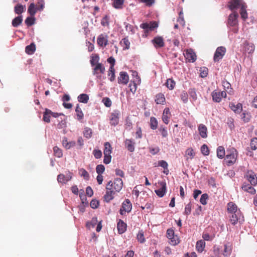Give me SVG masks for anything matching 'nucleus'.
Segmentation results:
<instances>
[{
	"instance_id": "30",
	"label": "nucleus",
	"mask_w": 257,
	"mask_h": 257,
	"mask_svg": "<svg viewBox=\"0 0 257 257\" xmlns=\"http://www.w3.org/2000/svg\"><path fill=\"white\" fill-rule=\"evenodd\" d=\"M75 111L76 112L77 119L78 120H80L83 119L84 114L79 104H77L75 108Z\"/></svg>"
},
{
	"instance_id": "61",
	"label": "nucleus",
	"mask_w": 257,
	"mask_h": 257,
	"mask_svg": "<svg viewBox=\"0 0 257 257\" xmlns=\"http://www.w3.org/2000/svg\"><path fill=\"white\" fill-rule=\"evenodd\" d=\"M124 25H125V28L126 31L131 32L132 34L135 33V30L132 25L126 23H124Z\"/></svg>"
},
{
	"instance_id": "8",
	"label": "nucleus",
	"mask_w": 257,
	"mask_h": 257,
	"mask_svg": "<svg viewBox=\"0 0 257 257\" xmlns=\"http://www.w3.org/2000/svg\"><path fill=\"white\" fill-rule=\"evenodd\" d=\"M167 236L170 240L172 245H175L179 243L178 237L174 236V231L173 229L169 228L167 230Z\"/></svg>"
},
{
	"instance_id": "53",
	"label": "nucleus",
	"mask_w": 257,
	"mask_h": 257,
	"mask_svg": "<svg viewBox=\"0 0 257 257\" xmlns=\"http://www.w3.org/2000/svg\"><path fill=\"white\" fill-rule=\"evenodd\" d=\"M200 75L202 78H204L208 75V70L205 67H203L200 69Z\"/></svg>"
},
{
	"instance_id": "47",
	"label": "nucleus",
	"mask_w": 257,
	"mask_h": 257,
	"mask_svg": "<svg viewBox=\"0 0 257 257\" xmlns=\"http://www.w3.org/2000/svg\"><path fill=\"white\" fill-rule=\"evenodd\" d=\"M25 9V6L18 4L15 7V12L17 14H21Z\"/></svg>"
},
{
	"instance_id": "22",
	"label": "nucleus",
	"mask_w": 257,
	"mask_h": 257,
	"mask_svg": "<svg viewBox=\"0 0 257 257\" xmlns=\"http://www.w3.org/2000/svg\"><path fill=\"white\" fill-rule=\"evenodd\" d=\"M114 192L113 190H106V193L104 196V200L106 202H109L114 198Z\"/></svg>"
},
{
	"instance_id": "29",
	"label": "nucleus",
	"mask_w": 257,
	"mask_h": 257,
	"mask_svg": "<svg viewBox=\"0 0 257 257\" xmlns=\"http://www.w3.org/2000/svg\"><path fill=\"white\" fill-rule=\"evenodd\" d=\"M217 156L219 159H223L225 155L224 148L222 146H219L217 149Z\"/></svg>"
},
{
	"instance_id": "60",
	"label": "nucleus",
	"mask_w": 257,
	"mask_h": 257,
	"mask_svg": "<svg viewBox=\"0 0 257 257\" xmlns=\"http://www.w3.org/2000/svg\"><path fill=\"white\" fill-rule=\"evenodd\" d=\"M230 107L233 111L235 112L238 110H241L242 109V104L241 103H238L237 105L231 104L230 105Z\"/></svg>"
},
{
	"instance_id": "32",
	"label": "nucleus",
	"mask_w": 257,
	"mask_h": 257,
	"mask_svg": "<svg viewBox=\"0 0 257 257\" xmlns=\"http://www.w3.org/2000/svg\"><path fill=\"white\" fill-rule=\"evenodd\" d=\"M99 57L98 54H92L91 56V59L90 60V64L92 66L96 65L97 63H99Z\"/></svg>"
},
{
	"instance_id": "19",
	"label": "nucleus",
	"mask_w": 257,
	"mask_h": 257,
	"mask_svg": "<svg viewBox=\"0 0 257 257\" xmlns=\"http://www.w3.org/2000/svg\"><path fill=\"white\" fill-rule=\"evenodd\" d=\"M124 144L125 147L129 151L133 152L135 151V143L134 140L132 139H126Z\"/></svg>"
},
{
	"instance_id": "33",
	"label": "nucleus",
	"mask_w": 257,
	"mask_h": 257,
	"mask_svg": "<svg viewBox=\"0 0 257 257\" xmlns=\"http://www.w3.org/2000/svg\"><path fill=\"white\" fill-rule=\"evenodd\" d=\"M36 50V46L34 43H32L30 45L26 46L25 49L26 52L28 54H32Z\"/></svg>"
},
{
	"instance_id": "27",
	"label": "nucleus",
	"mask_w": 257,
	"mask_h": 257,
	"mask_svg": "<svg viewBox=\"0 0 257 257\" xmlns=\"http://www.w3.org/2000/svg\"><path fill=\"white\" fill-rule=\"evenodd\" d=\"M205 246V242L203 240L197 241L196 245V249L198 252H201L204 250Z\"/></svg>"
},
{
	"instance_id": "58",
	"label": "nucleus",
	"mask_w": 257,
	"mask_h": 257,
	"mask_svg": "<svg viewBox=\"0 0 257 257\" xmlns=\"http://www.w3.org/2000/svg\"><path fill=\"white\" fill-rule=\"evenodd\" d=\"M201 153L205 156H207L209 154V150L207 146L205 144L203 145L201 147Z\"/></svg>"
},
{
	"instance_id": "21",
	"label": "nucleus",
	"mask_w": 257,
	"mask_h": 257,
	"mask_svg": "<svg viewBox=\"0 0 257 257\" xmlns=\"http://www.w3.org/2000/svg\"><path fill=\"white\" fill-rule=\"evenodd\" d=\"M188 94L192 102L195 101L197 99V95L196 90L194 88H189L188 91Z\"/></svg>"
},
{
	"instance_id": "23",
	"label": "nucleus",
	"mask_w": 257,
	"mask_h": 257,
	"mask_svg": "<svg viewBox=\"0 0 257 257\" xmlns=\"http://www.w3.org/2000/svg\"><path fill=\"white\" fill-rule=\"evenodd\" d=\"M118 115L119 113L116 112H114L111 114L110 122L111 125L115 126L118 123Z\"/></svg>"
},
{
	"instance_id": "6",
	"label": "nucleus",
	"mask_w": 257,
	"mask_h": 257,
	"mask_svg": "<svg viewBox=\"0 0 257 257\" xmlns=\"http://www.w3.org/2000/svg\"><path fill=\"white\" fill-rule=\"evenodd\" d=\"M158 27V25L156 22H152L150 23H145L140 25V28L144 30L145 33L153 31Z\"/></svg>"
},
{
	"instance_id": "1",
	"label": "nucleus",
	"mask_w": 257,
	"mask_h": 257,
	"mask_svg": "<svg viewBox=\"0 0 257 257\" xmlns=\"http://www.w3.org/2000/svg\"><path fill=\"white\" fill-rule=\"evenodd\" d=\"M228 8L232 11L235 10H240V14L243 20L245 21L247 18L246 12V5L243 0H231L228 4Z\"/></svg>"
},
{
	"instance_id": "38",
	"label": "nucleus",
	"mask_w": 257,
	"mask_h": 257,
	"mask_svg": "<svg viewBox=\"0 0 257 257\" xmlns=\"http://www.w3.org/2000/svg\"><path fill=\"white\" fill-rule=\"evenodd\" d=\"M107 75L109 77V80L111 82L115 80V78L114 68H112V67H109Z\"/></svg>"
},
{
	"instance_id": "36",
	"label": "nucleus",
	"mask_w": 257,
	"mask_h": 257,
	"mask_svg": "<svg viewBox=\"0 0 257 257\" xmlns=\"http://www.w3.org/2000/svg\"><path fill=\"white\" fill-rule=\"evenodd\" d=\"M165 101V98L162 93H159L156 95L155 102L157 104H163Z\"/></svg>"
},
{
	"instance_id": "26",
	"label": "nucleus",
	"mask_w": 257,
	"mask_h": 257,
	"mask_svg": "<svg viewBox=\"0 0 257 257\" xmlns=\"http://www.w3.org/2000/svg\"><path fill=\"white\" fill-rule=\"evenodd\" d=\"M241 188L243 190L251 194H254L255 193V189L249 184H244L242 186Z\"/></svg>"
},
{
	"instance_id": "5",
	"label": "nucleus",
	"mask_w": 257,
	"mask_h": 257,
	"mask_svg": "<svg viewBox=\"0 0 257 257\" xmlns=\"http://www.w3.org/2000/svg\"><path fill=\"white\" fill-rule=\"evenodd\" d=\"M132 209V204L128 199H126L122 203L119 213L121 215L125 214L126 212L129 213Z\"/></svg>"
},
{
	"instance_id": "35",
	"label": "nucleus",
	"mask_w": 257,
	"mask_h": 257,
	"mask_svg": "<svg viewBox=\"0 0 257 257\" xmlns=\"http://www.w3.org/2000/svg\"><path fill=\"white\" fill-rule=\"evenodd\" d=\"M104 149L103 151L104 155H110L112 152V148L109 142L104 143Z\"/></svg>"
},
{
	"instance_id": "25",
	"label": "nucleus",
	"mask_w": 257,
	"mask_h": 257,
	"mask_svg": "<svg viewBox=\"0 0 257 257\" xmlns=\"http://www.w3.org/2000/svg\"><path fill=\"white\" fill-rule=\"evenodd\" d=\"M227 211L228 213H232L235 211H240L237 208V206L232 202H230L227 204Z\"/></svg>"
},
{
	"instance_id": "15",
	"label": "nucleus",
	"mask_w": 257,
	"mask_h": 257,
	"mask_svg": "<svg viewBox=\"0 0 257 257\" xmlns=\"http://www.w3.org/2000/svg\"><path fill=\"white\" fill-rule=\"evenodd\" d=\"M198 130L199 135L202 138H206L207 137V128L203 124H200L198 125Z\"/></svg>"
},
{
	"instance_id": "45",
	"label": "nucleus",
	"mask_w": 257,
	"mask_h": 257,
	"mask_svg": "<svg viewBox=\"0 0 257 257\" xmlns=\"http://www.w3.org/2000/svg\"><path fill=\"white\" fill-rule=\"evenodd\" d=\"M97 218L94 217L92 218L90 222H87L86 223V227L90 228L91 227H94L97 223Z\"/></svg>"
},
{
	"instance_id": "14",
	"label": "nucleus",
	"mask_w": 257,
	"mask_h": 257,
	"mask_svg": "<svg viewBox=\"0 0 257 257\" xmlns=\"http://www.w3.org/2000/svg\"><path fill=\"white\" fill-rule=\"evenodd\" d=\"M160 184L161 185V187L155 190V192L158 196L162 197L164 196L166 192V184L165 182H161Z\"/></svg>"
},
{
	"instance_id": "55",
	"label": "nucleus",
	"mask_w": 257,
	"mask_h": 257,
	"mask_svg": "<svg viewBox=\"0 0 257 257\" xmlns=\"http://www.w3.org/2000/svg\"><path fill=\"white\" fill-rule=\"evenodd\" d=\"M191 210H192V205H191V203L190 202L185 206L184 214L185 215L188 216L191 214Z\"/></svg>"
},
{
	"instance_id": "62",
	"label": "nucleus",
	"mask_w": 257,
	"mask_h": 257,
	"mask_svg": "<svg viewBox=\"0 0 257 257\" xmlns=\"http://www.w3.org/2000/svg\"><path fill=\"white\" fill-rule=\"evenodd\" d=\"M102 102L106 107H109L111 105V101L108 97H104L102 99Z\"/></svg>"
},
{
	"instance_id": "3",
	"label": "nucleus",
	"mask_w": 257,
	"mask_h": 257,
	"mask_svg": "<svg viewBox=\"0 0 257 257\" xmlns=\"http://www.w3.org/2000/svg\"><path fill=\"white\" fill-rule=\"evenodd\" d=\"M230 221L232 224L235 225L237 222L242 223L244 221V217L240 211H235L229 215Z\"/></svg>"
},
{
	"instance_id": "41",
	"label": "nucleus",
	"mask_w": 257,
	"mask_h": 257,
	"mask_svg": "<svg viewBox=\"0 0 257 257\" xmlns=\"http://www.w3.org/2000/svg\"><path fill=\"white\" fill-rule=\"evenodd\" d=\"M120 44L122 46H124L123 49L127 50L130 48V42L127 38H124L122 39L120 42Z\"/></svg>"
},
{
	"instance_id": "16",
	"label": "nucleus",
	"mask_w": 257,
	"mask_h": 257,
	"mask_svg": "<svg viewBox=\"0 0 257 257\" xmlns=\"http://www.w3.org/2000/svg\"><path fill=\"white\" fill-rule=\"evenodd\" d=\"M126 224L121 219H119L117 224L118 232L119 234L124 233L126 230Z\"/></svg>"
},
{
	"instance_id": "17",
	"label": "nucleus",
	"mask_w": 257,
	"mask_h": 257,
	"mask_svg": "<svg viewBox=\"0 0 257 257\" xmlns=\"http://www.w3.org/2000/svg\"><path fill=\"white\" fill-rule=\"evenodd\" d=\"M123 182L120 178L115 179L113 182V188L116 192H119L122 187Z\"/></svg>"
},
{
	"instance_id": "28",
	"label": "nucleus",
	"mask_w": 257,
	"mask_h": 257,
	"mask_svg": "<svg viewBox=\"0 0 257 257\" xmlns=\"http://www.w3.org/2000/svg\"><path fill=\"white\" fill-rule=\"evenodd\" d=\"M77 99L80 102L87 103L89 100V96L87 94L82 93L78 96Z\"/></svg>"
},
{
	"instance_id": "51",
	"label": "nucleus",
	"mask_w": 257,
	"mask_h": 257,
	"mask_svg": "<svg viewBox=\"0 0 257 257\" xmlns=\"http://www.w3.org/2000/svg\"><path fill=\"white\" fill-rule=\"evenodd\" d=\"M231 252V248L230 246L225 244L224 246L223 254L225 256L229 255Z\"/></svg>"
},
{
	"instance_id": "7",
	"label": "nucleus",
	"mask_w": 257,
	"mask_h": 257,
	"mask_svg": "<svg viewBox=\"0 0 257 257\" xmlns=\"http://www.w3.org/2000/svg\"><path fill=\"white\" fill-rule=\"evenodd\" d=\"M226 52V49L225 47L220 46L218 47L215 54L214 55L213 59L215 62H218L220 60H221L223 56L225 55Z\"/></svg>"
},
{
	"instance_id": "11",
	"label": "nucleus",
	"mask_w": 257,
	"mask_h": 257,
	"mask_svg": "<svg viewBox=\"0 0 257 257\" xmlns=\"http://www.w3.org/2000/svg\"><path fill=\"white\" fill-rule=\"evenodd\" d=\"M129 80V76L127 73L124 71L119 73V76L118 77V83L119 84H126Z\"/></svg>"
},
{
	"instance_id": "37",
	"label": "nucleus",
	"mask_w": 257,
	"mask_h": 257,
	"mask_svg": "<svg viewBox=\"0 0 257 257\" xmlns=\"http://www.w3.org/2000/svg\"><path fill=\"white\" fill-rule=\"evenodd\" d=\"M175 81L171 78L168 79L165 83L166 86L170 90H173L175 87Z\"/></svg>"
},
{
	"instance_id": "42",
	"label": "nucleus",
	"mask_w": 257,
	"mask_h": 257,
	"mask_svg": "<svg viewBox=\"0 0 257 257\" xmlns=\"http://www.w3.org/2000/svg\"><path fill=\"white\" fill-rule=\"evenodd\" d=\"M49 109L48 108H46L45 111L44 112L43 118V119L44 121L46 122H50V117L51 114H49Z\"/></svg>"
},
{
	"instance_id": "44",
	"label": "nucleus",
	"mask_w": 257,
	"mask_h": 257,
	"mask_svg": "<svg viewBox=\"0 0 257 257\" xmlns=\"http://www.w3.org/2000/svg\"><path fill=\"white\" fill-rule=\"evenodd\" d=\"M158 127V121L154 117H151L150 118V127L154 130Z\"/></svg>"
},
{
	"instance_id": "63",
	"label": "nucleus",
	"mask_w": 257,
	"mask_h": 257,
	"mask_svg": "<svg viewBox=\"0 0 257 257\" xmlns=\"http://www.w3.org/2000/svg\"><path fill=\"white\" fill-rule=\"evenodd\" d=\"M128 87L130 88V91H131L133 93H135L137 90V84L135 82H132V81L129 84Z\"/></svg>"
},
{
	"instance_id": "52",
	"label": "nucleus",
	"mask_w": 257,
	"mask_h": 257,
	"mask_svg": "<svg viewBox=\"0 0 257 257\" xmlns=\"http://www.w3.org/2000/svg\"><path fill=\"white\" fill-rule=\"evenodd\" d=\"M241 119L244 122H248L250 121L251 115L249 113H242L241 115Z\"/></svg>"
},
{
	"instance_id": "13",
	"label": "nucleus",
	"mask_w": 257,
	"mask_h": 257,
	"mask_svg": "<svg viewBox=\"0 0 257 257\" xmlns=\"http://www.w3.org/2000/svg\"><path fill=\"white\" fill-rule=\"evenodd\" d=\"M98 71L101 74L105 72V67L101 63H97L93 70V74L98 78L100 77V76L98 75Z\"/></svg>"
},
{
	"instance_id": "2",
	"label": "nucleus",
	"mask_w": 257,
	"mask_h": 257,
	"mask_svg": "<svg viewBox=\"0 0 257 257\" xmlns=\"http://www.w3.org/2000/svg\"><path fill=\"white\" fill-rule=\"evenodd\" d=\"M238 156V152L234 148H231L227 150V155H226V160L227 165L230 166L234 164L236 161Z\"/></svg>"
},
{
	"instance_id": "9",
	"label": "nucleus",
	"mask_w": 257,
	"mask_h": 257,
	"mask_svg": "<svg viewBox=\"0 0 257 257\" xmlns=\"http://www.w3.org/2000/svg\"><path fill=\"white\" fill-rule=\"evenodd\" d=\"M97 43L99 47H106L108 44V36L105 34L99 35L97 39Z\"/></svg>"
},
{
	"instance_id": "39",
	"label": "nucleus",
	"mask_w": 257,
	"mask_h": 257,
	"mask_svg": "<svg viewBox=\"0 0 257 257\" xmlns=\"http://www.w3.org/2000/svg\"><path fill=\"white\" fill-rule=\"evenodd\" d=\"M212 97L213 100L215 102H219L221 100V98L220 97L219 92L213 91L212 92Z\"/></svg>"
},
{
	"instance_id": "43",
	"label": "nucleus",
	"mask_w": 257,
	"mask_h": 257,
	"mask_svg": "<svg viewBox=\"0 0 257 257\" xmlns=\"http://www.w3.org/2000/svg\"><path fill=\"white\" fill-rule=\"evenodd\" d=\"M92 130L88 127L84 128V131L83 132L84 136L87 139H90L92 137Z\"/></svg>"
},
{
	"instance_id": "34",
	"label": "nucleus",
	"mask_w": 257,
	"mask_h": 257,
	"mask_svg": "<svg viewBox=\"0 0 257 257\" xmlns=\"http://www.w3.org/2000/svg\"><path fill=\"white\" fill-rule=\"evenodd\" d=\"M37 10H38L37 7H36L34 3H31L28 8V12L31 16H34L37 12Z\"/></svg>"
},
{
	"instance_id": "40",
	"label": "nucleus",
	"mask_w": 257,
	"mask_h": 257,
	"mask_svg": "<svg viewBox=\"0 0 257 257\" xmlns=\"http://www.w3.org/2000/svg\"><path fill=\"white\" fill-rule=\"evenodd\" d=\"M124 0H114L113 3V6L117 9H120L122 8Z\"/></svg>"
},
{
	"instance_id": "64",
	"label": "nucleus",
	"mask_w": 257,
	"mask_h": 257,
	"mask_svg": "<svg viewBox=\"0 0 257 257\" xmlns=\"http://www.w3.org/2000/svg\"><path fill=\"white\" fill-rule=\"evenodd\" d=\"M159 131L160 132L163 137L166 138L168 136V132L165 127L162 125L159 128Z\"/></svg>"
},
{
	"instance_id": "59",
	"label": "nucleus",
	"mask_w": 257,
	"mask_h": 257,
	"mask_svg": "<svg viewBox=\"0 0 257 257\" xmlns=\"http://www.w3.org/2000/svg\"><path fill=\"white\" fill-rule=\"evenodd\" d=\"M105 170V167L103 165H98L96 167V171L99 175L103 173Z\"/></svg>"
},
{
	"instance_id": "56",
	"label": "nucleus",
	"mask_w": 257,
	"mask_h": 257,
	"mask_svg": "<svg viewBox=\"0 0 257 257\" xmlns=\"http://www.w3.org/2000/svg\"><path fill=\"white\" fill-rule=\"evenodd\" d=\"M250 146L252 150H255L257 149V138L255 137L251 140Z\"/></svg>"
},
{
	"instance_id": "12",
	"label": "nucleus",
	"mask_w": 257,
	"mask_h": 257,
	"mask_svg": "<svg viewBox=\"0 0 257 257\" xmlns=\"http://www.w3.org/2000/svg\"><path fill=\"white\" fill-rule=\"evenodd\" d=\"M152 43L156 48H162L164 46V39L162 37L160 36L155 37L152 40Z\"/></svg>"
},
{
	"instance_id": "31",
	"label": "nucleus",
	"mask_w": 257,
	"mask_h": 257,
	"mask_svg": "<svg viewBox=\"0 0 257 257\" xmlns=\"http://www.w3.org/2000/svg\"><path fill=\"white\" fill-rule=\"evenodd\" d=\"M22 16H18L12 21V25L14 27H17L22 23Z\"/></svg>"
},
{
	"instance_id": "10",
	"label": "nucleus",
	"mask_w": 257,
	"mask_h": 257,
	"mask_svg": "<svg viewBox=\"0 0 257 257\" xmlns=\"http://www.w3.org/2000/svg\"><path fill=\"white\" fill-rule=\"evenodd\" d=\"M245 177L250 182L251 185L254 186L257 184V177L252 171H248L246 173Z\"/></svg>"
},
{
	"instance_id": "50",
	"label": "nucleus",
	"mask_w": 257,
	"mask_h": 257,
	"mask_svg": "<svg viewBox=\"0 0 257 257\" xmlns=\"http://www.w3.org/2000/svg\"><path fill=\"white\" fill-rule=\"evenodd\" d=\"M57 181L59 183L65 184L68 181L67 180L66 177L63 174H60L57 176Z\"/></svg>"
},
{
	"instance_id": "18",
	"label": "nucleus",
	"mask_w": 257,
	"mask_h": 257,
	"mask_svg": "<svg viewBox=\"0 0 257 257\" xmlns=\"http://www.w3.org/2000/svg\"><path fill=\"white\" fill-rule=\"evenodd\" d=\"M244 51L248 54H251L254 50V45L251 43L245 41L243 43Z\"/></svg>"
},
{
	"instance_id": "57",
	"label": "nucleus",
	"mask_w": 257,
	"mask_h": 257,
	"mask_svg": "<svg viewBox=\"0 0 257 257\" xmlns=\"http://www.w3.org/2000/svg\"><path fill=\"white\" fill-rule=\"evenodd\" d=\"M208 199V195L206 193H204L201 196L200 202L202 205L207 204V200Z\"/></svg>"
},
{
	"instance_id": "48",
	"label": "nucleus",
	"mask_w": 257,
	"mask_h": 257,
	"mask_svg": "<svg viewBox=\"0 0 257 257\" xmlns=\"http://www.w3.org/2000/svg\"><path fill=\"white\" fill-rule=\"evenodd\" d=\"M137 238L138 241L141 243H144L145 241V238L144 237V232L142 230L139 231Z\"/></svg>"
},
{
	"instance_id": "20",
	"label": "nucleus",
	"mask_w": 257,
	"mask_h": 257,
	"mask_svg": "<svg viewBox=\"0 0 257 257\" xmlns=\"http://www.w3.org/2000/svg\"><path fill=\"white\" fill-rule=\"evenodd\" d=\"M186 57L190 62H193L196 60L195 53L192 50H188L186 53Z\"/></svg>"
},
{
	"instance_id": "46",
	"label": "nucleus",
	"mask_w": 257,
	"mask_h": 257,
	"mask_svg": "<svg viewBox=\"0 0 257 257\" xmlns=\"http://www.w3.org/2000/svg\"><path fill=\"white\" fill-rule=\"evenodd\" d=\"M180 98L184 103H187L188 101V93L185 91H182Z\"/></svg>"
},
{
	"instance_id": "54",
	"label": "nucleus",
	"mask_w": 257,
	"mask_h": 257,
	"mask_svg": "<svg viewBox=\"0 0 257 257\" xmlns=\"http://www.w3.org/2000/svg\"><path fill=\"white\" fill-rule=\"evenodd\" d=\"M35 19L34 16L27 17L25 20V23L28 26H31L35 23Z\"/></svg>"
},
{
	"instance_id": "24",
	"label": "nucleus",
	"mask_w": 257,
	"mask_h": 257,
	"mask_svg": "<svg viewBox=\"0 0 257 257\" xmlns=\"http://www.w3.org/2000/svg\"><path fill=\"white\" fill-rule=\"evenodd\" d=\"M170 114V109L169 108H166L163 111L162 115V120L163 122L167 124L169 122L168 115Z\"/></svg>"
},
{
	"instance_id": "4",
	"label": "nucleus",
	"mask_w": 257,
	"mask_h": 257,
	"mask_svg": "<svg viewBox=\"0 0 257 257\" xmlns=\"http://www.w3.org/2000/svg\"><path fill=\"white\" fill-rule=\"evenodd\" d=\"M239 15L235 11L230 14L228 18L227 25L228 27H236L238 25V18Z\"/></svg>"
},
{
	"instance_id": "49",
	"label": "nucleus",
	"mask_w": 257,
	"mask_h": 257,
	"mask_svg": "<svg viewBox=\"0 0 257 257\" xmlns=\"http://www.w3.org/2000/svg\"><path fill=\"white\" fill-rule=\"evenodd\" d=\"M53 151L55 156L58 158H61L62 157L63 153L62 150L59 149L58 147L55 146L53 148Z\"/></svg>"
}]
</instances>
